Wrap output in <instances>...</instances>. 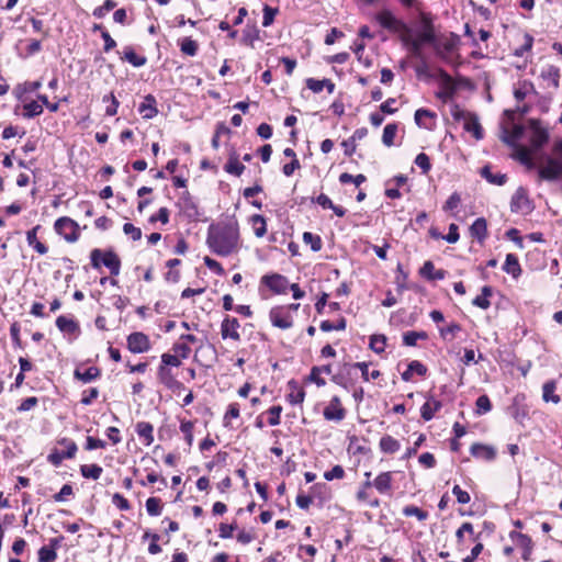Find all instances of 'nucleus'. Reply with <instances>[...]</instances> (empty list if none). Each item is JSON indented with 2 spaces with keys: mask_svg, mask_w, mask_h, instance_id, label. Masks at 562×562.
<instances>
[{
  "mask_svg": "<svg viewBox=\"0 0 562 562\" xmlns=\"http://www.w3.org/2000/svg\"><path fill=\"white\" fill-rule=\"evenodd\" d=\"M492 409V404L487 395H481L476 400V413L486 414Z\"/></svg>",
  "mask_w": 562,
  "mask_h": 562,
  "instance_id": "54",
  "label": "nucleus"
},
{
  "mask_svg": "<svg viewBox=\"0 0 562 562\" xmlns=\"http://www.w3.org/2000/svg\"><path fill=\"white\" fill-rule=\"evenodd\" d=\"M404 43L414 57L423 59L424 45L435 43V30L431 22L424 21L419 31L404 37Z\"/></svg>",
  "mask_w": 562,
  "mask_h": 562,
  "instance_id": "2",
  "label": "nucleus"
},
{
  "mask_svg": "<svg viewBox=\"0 0 562 562\" xmlns=\"http://www.w3.org/2000/svg\"><path fill=\"white\" fill-rule=\"evenodd\" d=\"M514 148V155L513 157L517 159L519 162L528 167L529 169L535 167L533 160H532V153L535 151L531 147H526L522 145H514L512 146Z\"/></svg>",
  "mask_w": 562,
  "mask_h": 562,
  "instance_id": "19",
  "label": "nucleus"
},
{
  "mask_svg": "<svg viewBox=\"0 0 562 562\" xmlns=\"http://www.w3.org/2000/svg\"><path fill=\"white\" fill-rule=\"evenodd\" d=\"M173 352L177 353L181 359H187L191 353V347L183 340H180L173 345Z\"/></svg>",
  "mask_w": 562,
  "mask_h": 562,
  "instance_id": "53",
  "label": "nucleus"
},
{
  "mask_svg": "<svg viewBox=\"0 0 562 562\" xmlns=\"http://www.w3.org/2000/svg\"><path fill=\"white\" fill-rule=\"evenodd\" d=\"M418 339H427V334L425 331H407L403 336L406 346H415Z\"/></svg>",
  "mask_w": 562,
  "mask_h": 562,
  "instance_id": "47",
  "label": "nucleus"
},
{
  "mask_svg": "<svg viewBox=\"0 0 562 562\" xmlns=\"http://www.w3.org/2000/svg\"><path fill=\"white\" fill-rule=\"evenodd\" d=\"M181 52L189 56H194L198 52V44L190 37H184L180 45Z\"/></svg>",
  "mask_w": 562,
  "mask_h": 562,
  "instance_id": "48",
  "label": "nucleus"
},
{
  "mask_svg": "<svg viewBox=\"0 0 562 562\" xmlns=\"http://www.w3.org/2000/svg\"><path fill=\"white\" fill-rule=\"evenodd\" d=\"M303 241L306 245H310L311 249L313 251H318L322 248V239H321V237L318 235L313 234V233L305 232L303 234Z\"/></svg>",
  "mask_w": 562,
  "mask_h": 562,
  "instance_id": "46",
  "label": "nucleus"
},
{
  "mask_svg": "<svg viewBox=\"0 0 562 562\" xmlns=\"http://www.w3.org/2000/svg\"><path fill=\"white\" fill-rule=\"evenodd\" d=\"M376 21L383 26V27H386V29H392L394 27L395 23H396V20L394 18V15L392 14L391 11L389 10H382L381 12H379L375 16Z\"/></svg>",
  "mask_w": 562,
  "mask_h": 562,
  "instance_id": "42",
  "label": "nucleus"
},
{
  "mask_svg": "<svg viewBox=\"0 0 562 562\" xmlns=\"http://www.w3.org/2000/svg\"><path fill=\"white\" fill-rule=\"evenodd\" d=\"M91 263L94 268H99L101 263H103L106 268H109L111 274L117 276L121 269V261L119 257L112 252L106 251L102 252L100 249H93L91 251Z\"/></svg>",
  "mask_w": 562,
  "mask_h": 562,
  "instance_id": "4",
  "label": "nucleus"
},
{
  "mask_svg": "<svg viewBox=\"0 0 562 562\" xmlns=\"http://www.w3.org/2000/svg\"><path fill=\"white\" fill-rule=\"evenodd\" d=\"M99 374H100V371L95 367H90L87 370H85L83 372L76 371V376L78 379L82 380L83 382H90V381L94 380L95 378H98Z\"/></svg>",
  "mask_w": 562,
  "mask_h": 562,
  "instance_id": "51",
  "label": "nucleus"
},
{
  "mask_svg": "<svg viewBox=\"0 0 562 562\" xmlns=\"http://www.w3.org/2000/svg\"><path fill=\"white\" fill-rule=\"evenodd\" d=\"M481 176L486 179L490 183L503 186L506 182V175L497 173L493 175L488 166H485L481 170Z\"/></svg>",
  "mask_w": 562,
  "mask_h": 562,
  "instance_id": "40",
  "label": "nucleus"
},
{
  "mask_svg": "<svg viewBox=\"0 0 562 562\" xmlns=\"http://www.w3.org/2000/svg\"><path fill=\"white\" fill-rule=\"evenodd\" d=\"M136 432L144 440L146 446H150L154 442V427L150 423L139 422L136 425Z\"/></svg>",
  "mask_w": 562,
  "mask_h": 562,
  "instance_id": "26",
  "label": "nucleus"
},
{
  "mask_svg": "<svg viewBox=\"0 0 562 562\" xmlns=\"http://www.w3.org/2000/svg\"><path fill=\"white\" fill-rule=\"evenodd\" d=\"M122 59L128 61L134 67H142L147 63V58L145 56L137 55L131 47L126 48Z\"/></svg>",
  "mask_w": 562,
  "mask_h": 562,
  "instance_id": "39",
  "label": "nucleus"
},
{
  "mask_svg": "<svg viewBox=\"0 0 562 562\" xmlns=\"http://www.w3.org/2000/svg\"><path fill=\"white\" fill-rule=\"evenodd\" d=\"M461 326L457 323H450L446 327H440L439 333L443 340L452 341L461 331Z\"/></svg>",
  "mask_w": 562,
  "mask_h": 562,
  "instance_id": "37",
  "label": "nucleus"
},
{
  "mask_svg": "<svg viewBox=\"0 0 562 562\" xmlns=\"http://www.w3.org/2000/svg\"><path fill=\"white\" fill-rule=\"evenodd\" d=\"M431 46L438 56L445 57L453 49V42L435 34V43H432Z\"/></svg>",
  "mask_w": 562,
  "mask_h": 562,
  "instance_id": "25",
  "label": "nucleus"
},
{
  "mask_svg": "<svg viewBox=\"0 0 562 562\" xmlns=\"http://www.w3.org/2000/svg\"><path fill=\"white\" fill-rule=\"evenodd\" d=\"M355 367H357V370L361 371V376L366 382L370 381L371 379L375 380L381 375L379 370H373L370 372L369 364L367 362H356Z\"/></svg>",
  "mask_w": 562,
  "mask_h": 562,
  "instance_id": "41",
  "label": "nucleus"
},
{
  "mask_svg": "<svg viewBox=\"0 0 562 562\" xmlns=\"http://www.w3.org/2000/svg\"><path fill=\"white\" fill-rule=\"evenodd\" d=\"M560 68L554 65H546L540 70V78L546 83V87L554 90L560 87Z\"/></svg>",
  "mask_w": 562,
  "mask_h": 562,
  "instance_id": "12",
  "label": "nucleus"
},
{
  "mask_svg": "<svg viewBox=\"0 0 562 562\" xmlns=\"http://www.w3.org/2000/svg\"><path fill=\"white\" fill-rule=\"evenodd\" d=\"M55 231L69 243H74L79 238L77 222L67 216L60 217L55 222Z\"/></svg>",
  "mask_w": 562,
  "mask_h": 562,
  "instance_id": "5",
  "label": "nucleus"
},
{
  "mask_svg": "<svg viewBox=\"0 0 562 562\" xmlns=\"http://www.w3.org/2000/svg\"><path fill=\"white\" fill-rule=\"evenodd\" d=\"M529 126L531 130L530 147L536 151L540 149L544 144H547L549 134L548 131L543 128L536 120H530Z\"/></svg>",
  "mask_w": 562,
  "mask_h": 562,
  "instance_id": "8",
  "label": "nucleus"
},
{
  "mask_svg": "<svg viewBox=\"0 0 562 562\" xmlns=\"http://www.w3.org/2000/svg\"><path fill=\"white\" fill-rule=\"evenodd\" d=\"M158 378L160 382L164 383L167 387H172L175 384H178L171 371L165 366L159 367Z\"/></svg>",
  "mask_w": 562,
  "mask_h": 562,
  "instance_id": "43",
  "label": "nucleus"
},
{
  "mask_svg": "<svg viewBox=\"0 0 562 562\" xmlns=\"http://www.w3.org/2000/svg\"><path fill=\"white\" fill-rule=\"evenodd\" d=\"M460 203H461V196H460L459 193L454 192L446 201V203H445L442 209L446 212L453 211V210L458 209Z\"/></svg>",
  "mask_w": 562,
  "mask_h": 562,
  "instance_id": "62",
  "label": "nucleus"
},
{
  "mask_svg": "<svg viewBox=\"0 0 562 562\" xmlns=\"http://www.w3.org/2000/svg\"><path fill=\"white\" fill-rule=\"evenodd\" d=\"M441 408V402L435 398H429L420 408V415L424 420H430L436 412Z\"/></svg>",
  "mask_w": 562,
  "mask_h": 562,
  "instance_id": "27",
  "label": "nucleus"
},
{
  "mask_svg": "<svg viewBox=\"0 0 562 562\" xmlns=\"http://www.w3.org/2000/svg\"><path fill=\"white\" fill-rule=\"evenodd\" d=\"M403 514L406 517L415 516L418 520H425L428 517L427 512H425L416 506H413V505L404 507Z\"/></svg>",
  "mask_w": 562,
  "mask_h": 562,
  "instance_id": "49",
  "label": "nucleus"
},
{
  "mask_svg": "<svg viewBox=\"0 0 562 562\" xmlns=\"http://www.w3.org/2000/svg\"><path fill=\"white\" fill-rule=\"evenodd\" d=\"M56 326L64 334L79 333V325L72 317L65 315L58 316L56 319Z\"/></svg>",
  "mask_w": 562,
  "mask_h": 562,
  "instance_id": "22",
  "label": "nucleus"
},
{
  "mask_svg": "<svg viewBox=\"0 0 562 562\" xmlns=\"http://www.w3.org/2000/svg\"><path fill=\"white\" fill-rule=\"evenodd\" d=\"M452 116L454 117V120L462 123L463 128L467 132L472 133L476 139H481L483 137L481 124L479 122L477 116L474 113L456 106L452 110Z\"/></svg>",
  "mask_w": 562,
  "mask_h": 562,
  "instance_id": "3",
  "label": "nucleus"
},
{
  "mask_svg": "<svg viewBox=\"0 0 562 562\" xmlns=\"http://www.w3.org/2000/svg\"><path fill=\"white\" fill-rule=\"evenodd\" d=\"M273 326L281 329H289L293 325L291 314L283 306L273 307L269 313Z\"/></svg>",
  "mask_w": 562,
  "mask_h": 562,
  "instance_id": "10",
  "label": "nucleus"
},
{
  "mask_svg": "<svg viewBox=\"0 0 562 562\" xmlns=\"http://www.w3.org/2000/svg\"><path fill=\"white\" fill-rule=\"evenodd\" d=\"M156 103L155 97L153 94H147L139 104L138 112L146 120L153 119L158 113Z\"/></svg>",
  "mask_w": 562,
  "mask_h": 562,
  "instance_id": "20",
  "label": "nucleus"
},
{
  "mask_svg": "<svg viewBox=\"0 0 562 562\" xmlns=\"http://www.w3.org/2000/svg\"><path fill=\"white\" fill-rule=\"evenodd\" d=\"M103 470L98 464H83L80 467V473L86 479L98 480Z\"/></svg>",
  "mask_w": 562,
  "mask_h": 562,
  "instance_id": "38",
  "label": "nucleus"
},
{
  "mask_svg": "<svg viewBox=\"0 0 562 562\" xmlns=\"http://www.w3.org/2000/svg\"><path fill=\"white\" fill-rule=\"evenodd\" d=\"M397 132L396 124H387L383 130L382 142L385 146L390 147L394 144V138Z\"/></svg>",
  "mask_w": 562,
  "mask_h": 562,
  "instance_id": "45",
  "label": "nucleus"
},
{
  "mask_svg": "<svg viewBox=\"0 0 562 562\" xmlns=\"http://www.w3.org/2000/svg\"><path fill=\"white\" fill-rule=\"evenodd\" d=\"M146 510L150 516H159L162 512V504L158 497H149L146 501Z\"/></svg>",
  "mask_w": 562,
  "mask_h": 562,
  "instance_id": "44",
  "label": "nucleus"
},
{
  "mask_svg": "<svg viewBox=\"0 0 562 562\" xmlns=\"http://www.w3.org/2000/svg\"><path fill=\"white\" fill-rule=\"evenodd\" d=\"M127 348L133 353H143L149 350L150 342L145 334L136 331L128 335Z\"/></svg>",
  "mask_w": 562,
  "mask_h": 562,
  "instance_id": "11",
  "label": "nucleus"
},
{
  "mask_svg": "<svg viewBox=\"0 0 562 562\" xmlns=\"http://www.w3.org/2000/svg\"><path fill=\"white\" fill-rule=\"evenodd\" d=\"M323 414L327 420L341 422L346 416V411L341 405L340 398L334 396L325 407Z\"/></svg>",
  "mask_w": 562,
  "mask_h": 562,
  "instance_id": "13",
  "label": "nucleus"
},
{
  "mask_svg": "<svg viewBox=\"0 0 562 562\" xmlns=\"http://www.w3.org/2000/svg\"><path fill=\"white\" fill-rule=\"evenodd\" d=\"M180 430L184 435V439L189 446L193 443V423L192 422H182L180 425Z\"/></svg>",
  "mask_w": 562,
  "mask_h": 562,
  "instance_id": "58",
  "label": "nucleus"
},
{
  "mask_svg": "<svg viewBox=\"0 0 562 562\" xmlns=\"http://www.w3.org/2000/svg\"><path fill=\"white\" fill-rule=\"evenodd\" d=\"M510 209L513 212H526L530 210V202L527 191L524 188H518L512 196Z\"/></svg>",
  "mask_w": 562,
  "mask_h": 562,
  "instance_id": "17",
  "label": "nucleus"
},
{
  "mask_svg": "<svg viewBox=\"0 0 562 562\" xmlns=\"http://www.w3.org/2000/svg\"><path fill=\"white\" fill-rule=\"evenodd\" d=\"M525 128L520 124H514L512 128L507 126L506 123L502 124V135L501 138L504 143L509 146H514L517 142L522 137Z\"/></svg>",
  "mask_w": 562,
  "mask_h": 562,
  "instance_id": "14",
  "label": "nucleus"
},
{
  "mask_svg": "<svg viewBox=\"0 0 562 562\" xmlns=\"http://www.w3.org/2000/svg\"><path fill=\"white\" fill-rule=\"evenodd\" d=\"M116 7V2L113 0H105L103 5L98 7L93 10V15L98 19L103 18L109 11Z\"/></svg>",
  "mask_w": 562,
  "mask_h": 562,
  "instance_id": "56",
  "label": "nucleus"
},
{
  "mask_svg": "<svg viewBox=\"0 0 562 562\" xmlns=\"http://www.w3.org/2000/svg\"><path fill=\"white\" fill-rule=\"evenodd\" d=\"M261 283L267 285L272 292L277 294H284L289 289L288 279L279 273L266 274L261 278Z\"/></svg>",
  "mask_w": 562,
  "mask_h": 562,
  "instance_id": "9",
  "label": "nucleus"
},
{
  "mask_svg": "<svg viewBox=\"0 0 562 562\" xmlns=\"http://www.w3.org/2000/svg\"><path fill=\"white\" fill-rule=\"evenodd\" d=\"M24 116L34 117L43 113V105L36 101H32L24 105Z\"/></svg>",
  "mask_w": 562,
  "mask_h": 562,
  "instance_id": "52",
  "label": "nucleus"
},
{
  "mask_svg": "<svg viewBox=\"0 0 562 562\" xmlns=\"http://www.w3.org/2000/svg\"><path fill=\"white\" fill-rule=\"evenodd\" d=\"M240 323L237 318L226 315L221 323V336L224 340L231 339L235 342L240 341Z\"/></svg>",
  "mask_w": 562,
  "mask_h": 562,
  "instance_id": "7",
  "label": "nucleus"
},
{
  "mask_svg": "<svg viewBox=\"0 0 562 562\" xmlns=\"http://www.w3.org/2000/svg\"><path fill=\"white\" fill-rule=\"evenodd\" d=\"M206 245L212 252L220 257H228L238 254L241 248L238 223L236 221H229L210 225Z\"/></svg>",
  "mask_w": 562,
  "mask_h": 562,
  "instance_id": "1",
  "label": "nucleus"
},
{
  "mask_svg": "<svg viewBox=\"0 0 562 562\" xmlns=\"http://www.w3.org/2000/svg\"><path fill=\"white\" fill-rule=\"evenodd\" d=\"M41 228L40 225L33 227L26 233V241L30 247L36 250L40 255H45L48 248L37 239V232Z\"/></svg>",
  "mask_w": 562,
  "mask_h": 562,
  "instance_id": "24",
  "label": "nucleus"
},
{
  "mask_svg": "<svg viewBox=\"0 0 562 562\" xmlns=\"http://www.w3.org/2000/svg\"><path fill=\"white\" fill-rule=\"evenodd\" d=\"M555 382L554 381H548L542 386V398L544 402H552L554 404H558L560 402V396L555 394Z\"/></svg>",
  "mask_w": 562,
  "mask_h": 562,
  "instance_id": "34",
  "label": "nucleus"
},
{
  "mask_svg": "<svg viewBox=\"0 0 562 562\" xmlns=\"http://www.w3.org/2000/svg\"><path fill=\"white\" fill-rule=\"evenodd\" d=\"M380 449L385 452V453H394L396 452L401 445H400V441L396 440L395 438H393L392 436H383L381 439H380Z\"/></svg>",
  "mask_w": 562,
  "mask_h": 562,
  "instance_id": "35",
  "label": "nucleus"
},
{
  "mask_svg": "<svg viewBox=\"0 0 562 562\" xmlns=\"http://www.w3.org/2000/svg\"><path fill=\"white\" fill-rule=\"evenodd\" d=\"M510 538L514 543L522 550V559L529 561L531 559L532 553V540L527 535L513 531L510 532Z\"/></svg>",
  "mask_w": 562,
  "mask_h": 562,
  "instance_id": "16",
  "label": "nucleus"
},
{
  "mask_svg": "<svg viewBox=\"0 0 562 562\" xmlns=\"http://www.w3.org/2000/svg\"><path fill=\"white\" fill-rule=\"evenodd\" d=\"M250 224L256 237L261 238L267 233L266 220L262 215L255 214L250 217Z\"/></svg>",
  "mask_w": 562,
  "mask_h": 562,
  "instance_id": "33",
  "label": "nucleus"
},
{
  "mask_svg": "<svg viewBox=\"0 0 562 562\" xmlns=\"http://www.w3.org/2000/svg\"><path fill=\"white\" fill-rule=\"evenodd\" d=\"M426 371H427V369L422 362L414 360L408 364L407 369L402 373V379L407 382V381L412 380L414 373H416L418 375H424V374H426Z\"/></svg>",
  "mask_w": 562,
  "mask_h": 562,
  "instance_id": "31",
  "label": "nucleus"
},
{
  "mask_svg": "<svg viewBox=\"0 0 562 562\" xmlns=\"http://www.w3.org/2000/svg\"><path fill=\"white\" fill-rule=\"evenodd\" d=\"M491 295H492V288L488 285H485L482 288V293L480 295H477L473 300L472 303H473V305H475L480 308L487 310L491 306V302L488 300V297Z\"/></svg>",
  "mask_w": 562,
  "mask_h": 562,
  "instance_id": "36",
  "label": "nucleus"
},
{
  "mask_svg": "<svg viewBox=\"0 0 562 562\" xmlns=\"http://www.w3.org/2000/svg\"><path fill=\"white\" fill-rule=\"evenodd\" d=\"M339 181L341 183L353 182L356 187H359L366 181V177L363 175L352 176L350 173L344 172L339 176Z\"/></svg>",
  "mask_w": 562,
  "mask_h": 562,
  "instance_id": "57",
  "label": "nucleus"
},
{
  "mask_svg": "<svg viewBox=\"0 0 562 562\" xmlns=\"http://www.w3.org/2000/svg\"><path fill=\"white\" fill-rule=\"evenodd\" d=\"M56 558L57 553L47 546H44L38 550V562H54Z\"/></svg>",
  "mask_w": 562,
  "mask_h": 562,
  "instance_id": "55",
  "label": "nucleus"
},
{
  "mask_svg": "<svg viewBox=\"0 0 562 562\" xmlns=\"http://www.w3.org/2000/svg\"><path fill=\"white\" fill-rule=\"evenodd\" d=\"M286 390V398L292 405L303 403L305 398V391L295 380H290L288 382Z\"/></svg>",
  "mask_w": 562,
  "mask_h": 562,
  "instance_id": "18",
  "label": "nucleus"
},
{
  "mask_svg": "<svg viewBox=\"0 0 562 562\" xmlns=\"http://www.w3.org/2000/svg\"><path fill=\"white\" fill-rule=\"evenodd\" d=\"M392 472H382L373 481V486L381 494L390 493L392 490Z\"/></svg>",
  "mask_w": 562,
  "mask_h": 562,
  "instance_id": "23",
  "label": "nucleus"
},
{
  "mask_svg": "<svg viewBox=\"0 0 562 562\" xmlns=\"http://www.w3.org/2000/svg\"><path fill=\"white\" fill-rule=\"evenodd\" d=\"M504 271L508 274H512L514 278H517L521 273V268L518 262V259L515 255L508 254L506 256V260L503 267Z\"/></svg>",
  "mask_w": 562,
  "mask_h": 562,
  "instance_id": "32",
  "label": "nucleus"
},
{
  "mask_svg": "<svg viewBox=\"0 0 562 562\" xmlns=\"http://www.w3.org/2000/svg\"><path fill=\"white\" fill-rule=\"evenodd\" d=\"M203 261H204V265L211 270L213 271L214 273L218 274V276H222L224 274V268L222 267V265L216 261L215 259L209 257V256H205L203 258Z\"/></svg>",
  "mask_w": 562,
  "mask_h": 562,
  "instance_id": "60",
  "label": "nucleus"
},
{
  "mask_svg": "<svg viewBox=\"0 0 562 562\" xmlns=\"http://www.w3.org/2000/svg\"><path fill=\"white\" fill-rule=\"evenodd\" d=\"M385 341H386L385 336L374 335L370 339V347L374 352L381 353L385 349Z\"/></svg>",
  "mask_w": 562,
  "mask_h": 562,
  "instance_id": "50",
  "label": "nucleus"
},
{
  "mask_svg": "<svg viewBox=\"0 0 562 562\" xmlns=\"http://www.w3.org/2000/svg\"><path fill=\"white\" fill-rule=\"evenodd\" d=\"M471 453L473 457L483 459L486 461H492L496 457V450L492 446L483 445V443H474L471 447Z\"/></svg>",
  "mask_w": 562,
  "mask_h": 562,
  "instance_id": "21",
  "label": "nucleus"
},
{
  "mask_svg": "<svg viewBox=\"0 0 562 562\" xmlns=\"http://www.w3.org/2000/svg\"><path fill=\"white\" fill-rule=\"evenodd\" d=\"M59 445H63L65 450H55L48 456V461L55 467H58L65 459H72L78 450L77 445L72 440L66 438L60 440Z\"/></svg>",
  "mask_w": 562,
  "mask_h": 562,
  "instance_id": "6",
  "label": "nucleus"
},
{
  "mask_svg": "<svg viewBox=\"0 0 562 562\" xmlns=\"http://www.w3.org/2000/svg\"><path fill=\"white\" fill-rule=\"evenodd\" d=\"M415 164L423 170L424 173H427L431 167L429 157L424 153H420L416 156Z\"/></svg>",
  "mask_w": 562,
  "mask_h": 562,
  "instance_id": "63",
  "label": "nucleus"
},
{
  "mask_svg": "<svg viewBox=\"0 0 562 562\" xmlns=\"http://www.w3.org/2000/svg\"><path fill=\"white\" fill-rule=\"evenodd\" d=\"M470 233L473 237L477 238L480 241H483L487 235V224L485 218H476L470 227Z\"/></svg>",
  "mask_w": 562,
  "mask_h": 562,
  "instance_id": "28",
  "label": "nucleus"
},
{
  "mask_svg": "<svg viewBox=\"0 0 562 562\" xmlns=\"http://www.w3.org/2000/svg\"><path fill=\"white\" fill-rule=\"evenodd\" d=\"M123 232L131 236L133 240H139L142 238V231L138 227H135L131 223H125L123 226Z\"/></svg>",
  "mask_w": 562,
  "mask_h": 562,
  "instance_id": "64",
  "label": "nucleus"
},
{
  "mask_svg": "<svg viewBox=\"0 0 562 562\" xmlns=\"http://www.w3.org/2000/svg\"><path fill=\"white\" fill-rule=\"evenodd\" d=\"M420 274L429 280H442L446 276L443 270H435L431 261H426L420 268Z\"/></svg>",
  "mask_w": 562,
  "mask_h": 562,
  "instance_id": "29",
  "label": "nucleus"
},
{
  "mask_svg": "<svg viewBox=\"0 0 562 562\" xmlns=\"http://www.w3.org/2000/svg\"><path fill=\"white\" fill-rule=\"evenodd\" d=\"M562 175V162L548 158L547 164L539 168V176L544 180H555Z\"/></svg>",
  "mask_w": 562,
  "mask_h": 562,
  "instance_id": "15",
  "label": "nucleus"
},
{
  "mask_svg": "<svg viewBox=\"0 0 562 562\" xmlns=\"http://www.w3.org/2000/svg\"><path fill=\"white\" fill-rule=\"evenodd\" d=\"M224 170L231 175L239 177L244 172L245 166L239 162L237 154L232 153Z\"/></svg>",
  "mask_w": 562,
  "mask_h": 562,
  "instance_id": "30",
  "label": "nucleus"
},
{
  "mask_svg": "<svg viewBox=\"0 0 562 562\" xmlns=\"http://www.w3.org/2000/svg\"><path fill=\"white\" fill-rule=\"evenodd\" d=\"M532 44H533V37L529 34H525L524 43L520 47L515 49V55L519 56V57L524 56L525 53L529 52L532 48Z\"/></svg>",
  "mask_w": 562,
  "mask_h": 562,
  "instance_id": "61",
  "label": "nucleus"
},
{
  "mask_svg": "<svg viewBox=\"0 0 562 562\" xmlns=\"http://www.w3.org/2000/svg\"><path fill=\"white\" fill-rule=\"evenodd\" d=\"M345 476V470L341 465H335L331 470L324 473V479L327 481L340 480Z\"/></svg>",
  "mask_w": 562,
  "mask_h": 562,
  "instance_id": "59",
  "label": "nucleus"
}]
</instances>
